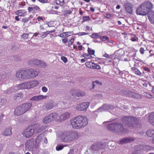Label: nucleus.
I'll return each mask as SVG.
<instances>
[{
    "instance_id": "nucleus-26",
    "label": "nucleus",
    "mask_w": 154,
    "mask_h": 154,
    "mask_svg": "<svg viewBox=\"0 0 154 154\" xmlns=\"http://www.w3.org/2000/svg\"><path fill=\"white\" fill-rule=\"evenodd\" d=\"M30 88L37 86L39 84V82L37 80H33L28 81Z\"/></svg>"
},
{
    "instance_id": "nucleus-17",
    "label": "nucleus",
    "mask_w": 154,
    "mask_h": 154,
    "mask_svg": "<svg viewBox=\"0 0 154 154\" xmlns=\"http://www.w3.org/2000/svg\"><path fill=\"white\" fill-rule=\"evenodd\" d=\"M43 136L41 134L38 135L36 138L35 140V148L38 149L42 142Z\"/></svg>"
},
{
    "instance_id": "nucleus-56",
    "label": "nucleus",
    "mask_w": 154,
    "mask_h": 154,
    "mask_svg": "<svg viewBox=\"0 0 154 154\" xmlns=\"http://www.w3.org/2000/svg\"><path fill=\"white\" fill-rule=\"evenodd\" d=\"M68 41V38H65L62 39V42L63 43L66 44L67 42Z\"/></svg>"
},
{
    "instance_id": "nucleus-16",
    "label": "nucleus",
    "mask_w": 154,
    "mask_h": 154,
    "mask_svg": "<svg viewBox=\"0 0 154 154\" xmlns=\"http://www.w3.org/2000/svg\"><path fill=\"white\" fill-rule=\"evenodd\" d=\"M106 143H102L100 142L97 143V154L98 152L99 154H102L103 150L106 147Z\"/></svg>"
},
{
    "instance_id": "nucleus-48",
    "label": "nucleus",
    "mask_w": 154,
    "mask_h": 154,
    "mask_svg": "<svg viewBox=\"0 0 154 154\" xmlns=\"http://www.w3.org/2000/svg\"><path fill=\"white\" fill-rule=\"evenodd\" d=\"M64 146L63 145H60L59 146H57L56 148V149L57 151H60L63 148Z\"/></svg>"
},
{
    "instance_id": "nucleus-19",
    "label": "nucleus",
    "mask_w": 154,
    "mask_h": 154,
    "mask_svg": "<svg viewBox=\"0 0 154 154\" xmlns=\"http://www.w3.org/2000/svg\"><path fill=\"white\" fill-rule=\"evenodd\" d=\"M28 10L29 12L33 14L37 13L41 11L40 8L36 5H35L33 7H29Z\"/></svg>"
},
{
    "instance_id": "nucleus-55",
    "label": "nucleus",
    "mask_w": 154,
    "mask_h": 154,
    "mask_svg": "<svg viewBox=\"0 0 154 154\" xmlns=\"http://www.w3.org/2000/svg\"><path fill=\"white\" fill-rule=\"evenodd\" d=\"M29 21L28 19L27 18H23L22 20V22L24 23H27Z\"/></svg>"
},
{
    "instance_id": "nucleus-23",
    "label": "nucleus",
    "mask_w": 154,
    "mask_h": 154,
    "mask_svg": "<svg viewBox=\"0 0 154 154\" xmlns=\"http://www.w3.org/2000/svg\"><path fill=\"white\" fill-rule=\"evenodd\" d=\"M29 86L28 82H27L18 85L17 86V87L19 89H29L30 87Z\"/></svg>"
},
{
    "instance_id": "nucleus-49",
    "label": "nucleus",
    "mask_w": 154,
    "mask_h": 154,
    "mask_svg": "<svg viewBox=\"0 0 154 154\" xmlns=\"http://www.w3.org/2000/svg\"><path fill=\"white\" fill-rule=\"evenodd\" d=\"M88 33H86L85 32H79L78 33H75L74 34L75 35H78L79 36H82L84 35H86L88 34Z\"/></svg>"
},
{
    "instance_id": "nucleus-6",
    "label": "nucleus",
    "mask_w": 154,
    "mask_h": 154,
    "mask_svg": "<svg viewBox=\"0 0 154 154\" xmlns=\"http://www.w3.org/2000/svg\"><path fill=\"white\" fill-rule=\"evenodd\" d=\"M108 130L113 133L119 134L124 133V128L122 125L119 123H114L109 124L107 126Z\"/></svg>"
},
{
    "instance_id": "nucleus-9",
    "label": "nucleus",
    "mask_w": 154,
    "mask_h": 154,
    "mask_svg": "<svg viewBox=\"0 0 154 154\" xmlns=\"http://www.w3.org/2000/svg\"><path fill=\"white\" fill-rule=\"evenodd\" d=\"M138 148L137 147V149H136L135 151L132 154H142L140 150H144L145 151H148L151 149L152 147L151 146L147 145H140L138 146Z\"/></svg>"
},
{
    "instance_id": "nucleus-50",
    "label": "nucleus",
    "mask_w": 154,
    "mask_h": 154,
    "mask_svg": "<svg viewBox=\"0 0 154 154\" xmlns=\"http://www.w3.org/2000/svg\"><path fill=\"white\" fill-rule=\"evenodd\" d=\"M90 19V17L89 16L83 17V21L85 22L88 20Z\"/></svg>"
},
{
    "instance_id": "nucleus-45",
    "label": "nucleus",
    "mask_w": 154,
    "mask_h": 154,
    "mask_svg": "<svg viewBox=\"0 0 154 154\" xmlns=\"http://www.w3.org/2000/svg\"><path fill=\"white\" fill-rule=\"evenodd\" d=\"M29 37V34L27 33H24L21 35V37L23 39H27Z\"/></svg>"
},
{
    "instance_id": "nucleus-28",
    "label": "nucleus",
    "mask_w": 154,
    "mask_h": 154,
    "mask_svg": "<svg viewBox=\"0 0 154 154\" xmlns=\"http://www.w3.org/2000/svg\"><path fill=\"white\" fill-rule=\"evenodd\" d=\"M148 17L151 23L154 25V12H151L148 15Z\"/></svg>"
},
{
    "instance_id": "nucleus-29",
    "label": "nucleus",
    "mask_w": 154,
    "mask_h": 154,
    "mask_svg": "<svg viewBox=\"0 0 154 154\" xmlns=\"http://www.w3.org/2000/svg\"><path fill=\"white\" fill-rule=\"evenodd\" d=\"M131 71L134 72L136 75L140 76L143 75L142 73H141L137 68L133 67L131 68Z\"/></svg>"
},
{
    "instance_id": "nucleus-36",
    "label": "nucleus",
    "mask_w": 154,
    "mask_h": 154,
    "mask_svg": "<svg viewBox=\"0 0 154 154\" xmlns=\"http://www.w3.org/2000/svg\"><path fill=\"white\" fill-rule=\"evenodd\" d=\"M150 122L154 126V112L151 113L149 116Z\"/></svg>"
},
{
    "instance_id": "nucleus-27",
    "label": "nucleus",
    "mask_w": 154,
    "mask_h": 154,
    "mask_svg": "<svg viewBox=\"0 0 154 154\" xmlns=\"http://www.w3.org/2000/svg\"><path fill=\"white\" fill-rule=\"evenodd\" d=\"M49 116L51 121L57 120H59V119H58L59 116L58 113H51L49 115Z\"/></svg>"
},
{
    "instance_id": "nucleus-25",
    "label": "nucleus",
    "mask_w": 154,
    "mask_h": 154,
    "mask_svg": "<svg viewBox=\"0 0 154 154\" xmlns=\"http://www.w3.org/2000/svg\"><path fill=\"white\" fill-rule=\"evenodd\" d=\"M123 53L122 51L121 50H119L115 52L114 54L113 55V57L115 56L116 58L114 59H119L122 56Z\"/></svg>"
},
{
    "instance_id": "nucleus-13",
    "label": "nucleus",
    "mask_w": 154,
    "mask_h": 154,
    "mask_svg": "<svg viewBox=\"0 0 154 154\" xmlns=\"http://www.w3.org/2000/svg\"><path fill=\"white\" fill-rule=\"evenodd\" d=\"M34 144L33 139H31L25 143V150L28 151L32 150L34 148Z\"/></svg>"
},
{
    "instance_id": "nucleus-1",
    "label": "nucleus",
    "mask_w": 154,
    "mask_h": 154,
    "mask_svg": "<svg viewBox=\"0 0 154 154\" xmlns=\"http://www.w3.org/2000/svg\"><path fill=\"white\" fill-rule=\"evenodd\" d=\"M88 124V119L85 116H79L72 118L70 120L71 125L74 129L83 128Z\"/></svg>"
},
{
    "instance_id": "nucleus-4",
    "label": "nucleus",
    "mask_w": 154,
    "mask_h": 154,
    "mask_svg": "<svg viewBox=\"0 0 154 154\" xmlns=\"http://www.w3.org/2000/svg\"><path fill=\"white\" fill-rule=\"evenodd\" d=\"M32 106L31 103H26L20 105L14 109V114L16 116H20L28 111Z\"/></svg>"
},
{
    "instance_id": "nucleus-46",
    "label": "nucleus",
    "mask_w": 154,
    "mask_h": 154,
    "mask_svg": "<svg viewBox=\"0 0 154 154\" xmlns=\"http://www.w3.org/2000/svg\"><path fill=\"white\" fill-rule=\"evenodd\" d=\"M103 56L104 57L107 58H109V59H112L113 58V55H109L107 54H105L103 55Z\"/></svg>"
},
{
    "instance_id": "nucleus-11",
    "label": "nucleus",
    "mask_w": 154,
    "mask_h": 154,
    "mask_svg": "<svg viewBox=\"0 0 154 154\" xmlns=\"http://www.w3.org/2000/svg\"><path fill=\"white\" fill-rule=\"evenodd\" d=\"M33 131V133L35 132L36 133H38L42 131L45 129L44 126H41L39 123L35 124L31 126Z\"/></svg>"
},
{
    "instance_id": "nucleus-33",
    "label": "nucleus",
    "mask_w": 154,
    "mask_h": 154,
    "mask_svg": "<svg viewBox=\"0 0 154 154\" xmlns=\"http://www.w3.org/2000/svg\"><path fill=\"white\" fill-rule=\"evenodd\" d=\"M147 135L150 137H154V129H150L147 130L146 132Z\"/></svg>"
},
{
    "instance_id": "nucleus-15",
    "label": "nucleus",
    "mask_w": 154,
    "mask_h": 154,
    "mask_svg": "<svg viewBox=\"0 0 154 154\" xmlns=\"http://www.w3.org/2000/svg\"><path fill=\"white\" fill-rule=\"evenodd\" d=\"M70 93L72 96L76 97H83L85 95V93L82 92L80 91L76 90H71L70 91Z\"/></svg>"
},
{
    "instance_id": "nucleus-53",
    "label": "nucleus",
    "mask_w": 154,
    "mask_h": 154,
    "mask_svg": "<svg viewBox=\"0 0 154 154\" xmlns=\"http://www.w3.org/2000/svg\"><path fill=\"white\" fill-rule=\"evenodd\" d=\"M139 51L140 53L141 54H144L145 51L144 48L143 47H141Z\"/></svg>"
},
{
    "instance_id": "nucleus-60",
    "label": "nucleus",
    "mask_w": 154,
    "mask_h": 154,
    "mask_svg": "<svg viewBox=\"0 0 154 154\" xmlns=\"http://www.w3.org/2000/svg\"><path fill=\"white\" fill-rule=\"evenodd\" d=\"M142 68H143V70L145 71H146L147 72H149L150 71V69L148 67H143Z\"/></svg>"
},
{
    "instance_id": "nucleus-62",
    "label": "nucleus",
    "mask_w": 154,
    "mask_h": 154,
    "mask_svg": "<svg viewBox=\"0 0 154 154\" xmlns=\"http://www.w3.org/2000/svg\"><path fill=\"white\" fill-rule=\"evenodd\" d=\"M74 41L75 38H72L69 40V42L70 43L69 44L70 45H72V44L74 42Z\"/></svg>"
},
{
    "instance_id": "nucleus-21",
    "label": "nucleus",
    "mask_w": 154,
    "mask_h": 154,
    "mask_svg": "<svg viewBox=\"0 0 154 154\" xmlns=\"http://www.w3.org/2000/svg\"><path fill=\"white\" fill-rule=\"evenodd\" d=\"M134 140V139L132 137H126L121 139L119 142L120 144H124L128 142H131Z\"/></svg>"
},
{
    "instance_id": "nucleus-61",
    "label": "nucleus",
    "mask_w": 154,
    "mask_h": 154,
    "mask_svg": "<svg viewBox=\"0 0 154 154\" xmlns=\"http://www.w3.org/2000/svg\"><path fill=\"white\" fill-rule=\"evenodd\" d=\"M38 1L42 3H45L48 2V0H37Z\"/></svg>"
},
{
    "instance_id": "nucleus-37",
    "label": "nucleus",
    "mask_w": 154,
    "mask_h": 154,
    "mask_svg": "<svg viewBox=\"0 0 154 154\" xmlns=\"http://www.w3.org/2000/svg\"><path fill=\"white\" fill-rule=\"evenodd\" d=\"M54 106V103L52 102L46 104V108L47 110H49L52 109Z\"/></svg>"
},
{
    "instance_id": "nucleus-57",
    "label": "nucleus",
    "mask_w": 154,
    "mask_h": 154,
    "mask_svg": "<svg viewBox=\"0 0 154 154\" xmlns=\"http://www.w3.org/2000/svg\"><path fill=\"white\" fill-rule=\"evenodd\" d=\"M30 100H35V101L38 100L37 96H36L33 97H32V98H31L30 99Z\"/></svg>"
},
{
    "instance_id": "nucleus-43",
    "label": "nucleus",
    "mask_w": 154,
    "mask_h": 154,
    "mask_svg": "<svg viewBox=\"0 0 154 154\" xmlns=\"http://www.w3.org/2000/svg\"><path fill=\"white\" fill-rule=\"evenodd\" d=\"M39 64V66L42 68H45L47 66L46 63L44 61L41 60Z\"/></svg>"
},
{
    "instance_id": "nucleus-5",
    "label": "nucleus",
    "mask_w": 154,
    "mask_h": 154,
    "mask_svg": "<svg viewBox=\"0 0 154 154\" xmlns=\"http://www.w3.org/2000/svg\"><path fill=\"white\" fill-rule=\"evenodd\" d=\"M62 141L68 143L76 140L78 138L77 133L73 134L67 131L63 132L61 134Z\"/></svg>"
},
{
    "instance_id": "nucleus-54",
    "label": "nucleus",
    "mask_w": 154,
    "mask_h": 154,
    "mask_svg": "<svg viewBox=\"0 0 154 154\" xmlns=\"http://www.w3.org/2000/svg\"><path fill=\"white\" fill-rule=\"evenodd\" d=\"M97 62L99 64H101L103 63L104 62L101 59L97 58Z\"/></svg>"
},
{
    "instance_id": "nucleus-14",
    "label": "nucleus",
    "mask_w": 154,
    "mask_h": 154,
    "mask_svg": "<svg viewBox=\"0 0 154 154\" xmlns=\"http://www.w3.org/2000/svg\"><path fill=\"white\" fill-rule=\"evenodd\" d=\"M27 70L29 79L34 78L38 75V72L36 70L32 69Z\"/></svg>"
},
{
    "instance_id": "nucleus-38",
    "label": "nucleus",
    "mask_w": 154,
    "mask_h": 154,
    "mask_svg": "<svg viewBox=\"0 0 154 154\" xmlns=\"http://www.w3.org/2000/svg\"><path fill=\"white\" fill-rule=\"evenodd\" d=\"M54 3L60 6H63L65 4L64 0H55Z\"/></svg>"
},
{
    "instance_id": "nucleus-47",
    "label": "nucleus",
    "mask_w": 154,
    "mask_h": 154,
    "mask_svg": "<svg viewBox=\"0 0 154 154\" xmlns=\"http://www.w3.org/2000/svg\"><path fill=\"white\" fill-rule=\"evenodd\" d=\"M37 96L38 100L42 99H45L47 97V96H43L42 95Z\"/></svg>"
},
{
    "instance_id": "nucleus-58",
    "label": "nucleus",
    "mask_w": 154,
    "mask_h": 154,
    "mask_svg": "<svg viewBox=\"0 0 154 154\" xmlns=\"http://www.w3.org/2000/svg\"><path fill=\"white\" fill-rule=\"evenodd\" d=\"M58 36H59V37L62 38H64L65 37V35L64 34V32H63V33H60V34H59L58 35Z\"/></svg>"
},
{
    "instance_id": "nucleus-42",
    "label": "nucleus",
    "mask_w": 154,
    "mask_h": 154,
    "mask_svg": "<svg viewBox=\"0 0 154 154\" xmlns=\"http://www.w3.org/2000/svg\"><path fill=\"white\" fill-rule=\"evenodd\" d=\"M82 56L87 59H91L93 57H92L88 53V54L84 53L83 54Z\"/></svg>"
},
{
    "instance_id": "nucleus-24",
    "label": "nucleus",
    "mask_w": 154,
    "mask_h": 154,
    "mask_svg": "<svg viewBox=\"0 0 154 154\" xmlns=\"http://www.w3.org/2000/svg\"><path fill=\"white\" fill-rule=\"evenodd\" d=\"M26 11L24 9L18 10L15 12V14L21 17H24L26 14Z\"/></svg>"
},
{
    "instance_id": "nucleus-51",
    "label": "nucleus",
    "mask_w": 154,
    "mask_h": 154,
    "mask_svg": "<svg viewBox=\"0 0 154 154\" xmlns=\"http://www.w3.org/2000/svg\"><path fill=\"white\" fill-rule=\"evenodd\" d=\"M61 60L64 63H66L67 61V58L64 56H62L61 57Z\"/></svg>"
},
{
    "instance_id": "nucleus-34",
    "label": "nucleus",
    "mask_w": 154,
    "mask_h": 154,
    "mask_svg": "<svg viewBox=\"0 0 154 154\" xmlns=\"http://www.w3.org/2000/svg\"><path fill=\"white\" fill-rule=\"evenodd\" d=\"M51 121L49 116H47L44 117L42 120L43 123L44 124H48Z\"/></svg>"
},
{
    "instance_id": "nucleus-31",
    "label": "nucleus",
    "mask_w": 154,
    "mask_h": 154,
    "mask_svg": "<svg viewBox=\"0 0 154 154\" xmlns=\"http://www.w3.org/2000/svg\"><path fill=\"white\" fill-rule=\"evenodd\" d=\"M114 107L112 106L105 104L103 106V109L101 111H105L107 110L114 109Z\"/></svg>"
},
{
    "instance_id": "nucleus-10",
    "label": "nucleus",
    "mask_w": 154,
    "mask_h": 154,
    "mask_svg": "<svg viewBox=\"0 0 154 154\" xmlns=\"http://www.w3.org/2000/svg\"><path fill=\"white\" fill-rule=\"evenodd\" d=\"M33 131L31 126H29L22 133V134L26 138L30 137L33 135Z\"/></svg>"
},
{
    "instance_id": "nucleus-12",
    "label": "nucleus",
    "mask_w": 154,
    "mask_h": 154,
    "mask_svg": "<svg viewBox=\"0 0 154 154\" xmlns=\"http://www.w3.org/2000/svg\"><path fill=\"white\" fill-rule=\"evenodd\" d=\"M90 105L88 102H84L77 105L75 109L79 111H85L86 110Z\"/></svg>"
},
{
    "instance_id": "nucleus-39",
    "label": "nucleus",
    "mask_w": 154,
    "mask_h": 154,
    "mask_svg": "<svg viewBox=\"0 0 154 154\" xmlns=\"http://www.w3.org/2000/svg\"><path fill=\"white\" fill-rule=\"evenodd\" d=\"M100 39L102 41H106L109 40V37L107 36H99Z\"/></svg>"
},
{
    "instance_id": "nucleus-32",
    "label": "nucleus",
    "mask_w": 154,
    "mask_h": 154,
    "mask_svg": "<svg viewBox=\"0 0 154 154\" xmlns=\"http://www.w3.org/2000/svg\"><path fill=\"white\" fill-rule=\"evenodd\" d=\"M11 128L10 127L6 128L3 134V135L5 136H7L11 135Z\"/></svg>"
},
{
    "instance_id": "nucleus-40",
    "label": "nucleus",
    "mask_w": 154,
    "mask_h": 154,
    "mask_svg": "<svg viewBox=\"0 0 154 154\" xmlns=\"http://www.w3.org/2000/svg\"><path fill=\"white\" fill-rule=\"evenodd\" d=\"M72 11V10H66L64 11L63 12L64 15H68L71 14Z\"/></svg>"
},
{
    "instance_id": "nucleus-30",
    "label": "nucleus",
    "mask_w": 154,
    "mask_h": 154,
    "mask_svg": "<svg viewBox=\"0 0 154 154\" xmlns=\"http://www.w3.org/2000/svg\"><path fill=\"white\" fill-rule=\"evenodd\" d=\"M55 31V29H54L51 31H47L45 32H43L40 36L41 38H44L46 37L49 34L51 33H53Z\"/></svg>"
},
{
    "instance_id": "nucleus-20",
    "label": "nucleus",
    "mask_w": 154,
    "mask_h": 154,
    "mask_svg": "<svg viewBox=\"0 0 154 154\" xmlns=\"http://www.w3.org/2000/svg\"><path fill=\"white\" fill-rule=\"evenodd\" d=\"M125 11L127 13L130 14H131L132 13V6L131 3L128 2L125 3Z\"/></svg>"
},
{
    "instance_id": "nucleus-3",
    "label": "nucleus",
    "mask_w": 154,
    "mask_h": 154,
    "mask_svg": "<svg viewBox=\"0 0 154 154\" xmlns=\"http://www.w3.org/2000/svg\"><path fill=\"white\" fill-rule=\"evenodd\" d=\"M124 124L128 125L129 126L133 128L140 127V122L137 118L132 116H125L122 119Z\"/></svg>"
},
{
    "instance_id": "nucleus-52",
    "label": "nucleus",
    "mask_w": 154,
    "mask_h": 154,
    "mask_svg": "<svg viewBox=\"0 0 154 154\" xmlns=\"http://www.w3.org/2000/svg\"><path fill=\"white\" fill-rule=\"evenodd\" d=\"M144 95L146 97L150 98H152V96L151 94L148 93L146 92H145L144 93Z\"/></svg>"
},
{
    "instance_id": "nucleus-41",
    "label": "nucleus",
    "mask_w": 154,
    "mask_h": 154,
    "mask_svg": "<svg viewBox=\"0 0 154 154\" xmlns=\"http://www.w3.org/2000/svg\"><path fill=\"white\" fill-rule=\"evenodd\" d=\"M88 53L91 56L92 55H94L95 51L94 50L92 49L91 48H88Z\"/></svg>"
},
{
    "instance_id": "nucleus-63",
    "label": "nucleus",
    "mask_w": 154,
    "mask_h": 154,
    "mask_svg": "<svg viewBox=\"0 0 154 154\" xmlns=\"http://www.w3.org/2000/svg\"><path fill=\"white\" fill-rule=\"evenodd\" d=\"M43 140L44 143L46 144L47 143H48V141L46 137H43L42 140Z\"/></svg>"
},
{
    "instance_id": "nucleus-2",
    "label": "nucleus",
    "mask_w": 154,
    "mask_h": 154,
    "mask_svg": "<svg viewBox=\"0 0 154 154\" xmlns=\"http://www.w3.org/2000/svg\"><path fill=\"white\" fill-rule=\"evenodd\" d=\"M153 5L149 1H145L141 4L137 9V13L139 15H145L153 8Z\"/></svg>"
},
{
    "instance_id": "nucleus-64",
    "label": "nucleus",
    "mask_w": 154,
    "mask_h": 154,
    "mask_svg": "<svg viewBox=\"0 0 154 154\" xmlns=\"http://www.w3.org/2000/svg\"><path fill=\"white\" fill-rule=\"evenodd\" d=\"M96 144H94L91 146V149L92 150H95L96 149Z\"/></svg>"
},
{
    "instance_id": "nucleus-7",
    "label": "nucleus",
    "mask_w": 154,
    "mask_h": 154,
    "mask_svg": "<svg viewBox=\"0 0 154 154\" xmlns=\"http://www.w3.org/2000/svg\"><path fill=\"white\" fill-rule=\"evenodd\" d=\"M119 93L122 95H124L129 97L138 99H140L142 98L141 95L127 90H122L119 92Z\"/></svg>"
},
{
    "instance_id": "nucleus-35",
    "label": "nucleus",
    "mask_w": 154,
    "mask_h": 154,
    "mask_svg": "<svg viewBox=\"0 0 154 154\" xmlns=\"http://www.w3.org/2000/svg\"><path fill=\"white\" fill-rule=\"evenodd\" d=\"M85 64L89 68H93L94 69H96V66H95L96 65V64H94V66L92 65L93 64V63L92 62H86Z\"/></svg>"
},
{
    "instance_id": "nucleus-44",
    "label": "nucleus",
    "mask_w": 154,
    "mask_h": 154,
    "mask_svg": "<svg viewBox=\"0 0 154 154\" xmlns=\"http://www.w3.org/2000/svg\"><path fill=\"white\" fill-rule=\"evenodd\" d=\"M130 39L132 42H135L137 41L138 39V37L135 35H133L131 36V37Z\"/></svg>"
},
{
    "instance_id": "nucleus-18",
    "label": "nucleus",
    "mask_w": 154,
    "mask_h": 154,
    "mask_svg": "<svg viewBox=\"0 0 154 154\" xmlns=\"http://www.w3.org/2000/svg\"><path fill=\"white\" fill-rule=\"evenodd\" d=\"M41 60L38 59H32L29 60L28 63L29 65L31 66H35L36 67H39Z\"/></svg>"
},
{
    "instance_id": "nucleus-8",
    "label": "nucleus",
    "mask_w": 154,
    "mask_h": 154,
    "mask_svg": "<svg viewBox=\"0 0 154 154\" xmlns=\"http://www.w3.org/2000/svg\"><path fill=\"white\" fill-rule=\"evenodd\" d=\"M16 76L20 80L29 79L28 70L18 71L16 72Z\"/></svg>"
},
{
    "instance_id": "nucleus-59",
    "label": "nucleus",
    "mask_w": 154,
    "mask_h": 154,
    "mask_svg": "<svg viewBox=\"0 0 154 154\" xmlns=\"http://www.w3.org/2000/svg\"><path fill=\"white\" fill-rule=\"evenodd\" d=\"M42 89V91L44 92H46L48 91V89L45 87H43Z\"/></svg>"
},
{
    "instance_id": "nucleus-22",
    "label": "nucleus",
    "mask_w": 154,
    "mask_h": 154,
    "mask_svg": "<svg viewBox=\"0 0 154 154\" xmlns=\"http://www.w3.org/2000/svg\"><path fill=\"white\" fill-rule=\"evenodd\" d=\"M70 116V113L68 112H66L62 113L60 116L59 120L62 121L68 119Z\"/></svg>"
}]
</instances>
